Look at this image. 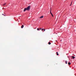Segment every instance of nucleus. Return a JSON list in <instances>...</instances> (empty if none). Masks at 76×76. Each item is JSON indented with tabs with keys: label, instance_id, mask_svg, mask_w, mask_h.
Masks as SVG:
<instances>
[{
	"label": "nucleus",
	"instance_id": "f257e3e1",
	"mask_svg": "<svg viewBox=\"0 0 76 76\" xmlns=\"http://www.w3.org/2000/svg\"><path fill=\"white\" fill-rule=\"evenodd\" d=\"M31 9V6H29L27 8H25L23 10L24 12H25L26 10H29Z\"/></svg>",
	"mask_w": 76,
	"mask_h": 76
},
{
	"label": "nucleus",
	"instance_id": "f03ea898",
	"mask_svg": "<svg viewBox=\"0 0 76 76\" xmlns=\"http://www.w3.org/2000/svg\"><path fill=\"white\" fill-rule=\"evenodd\" d=\"M50 13L51 14V15L53 17V14H52V13H51V9L50 8Z\"/></svg>",
	"mask_w": 76,
	"mask_h": 76
},
{
	"label": "nucleus",
	"instance_id": "7ed1b4c3",
	"mask_svg": "<svg viewBox=\"0 0 76 76\" xmlns=\"http://www.w3.org/2000/svg\"><path fill=\"white\" fill-rule=\"evenodd\" d=\"M24 27V26L23 25H22L21 26V28H23Z\"/></svg>",
	"mask_w": 76,
	"mask_h": 76
},
{
	"label": "nucleus",
	"instance_id": "20e7f679",
	"mask_svg": "<svg viewBox=\"0 0 76 76\" xmlns=\"http://www.w3.org/2000/svg\"><path fill=\"white\" fill-rule=\"evenodd\" d=\"M72 58L73 59H74L75 58V57L74 56H72Z\"/></svg>",
	"mask_w": 76,
	"mask_h": 76
},
{
	"label": "nucleus",
	"instance_id": "39448f33",
	"mask_svg": "<svg viewBox=\"0 0 76 76\" xmlns=\"http://www.w3.org/2000/svg\"><path fill=\"white\" fill-rule=\"evenodd\" d=\"M43 18V16H41V17H39V18L42 19V18Z\"/></svg>",
	"mask_w": 76,
	"mask_h": 76
},
{
	"label": "nucleus",
	"instance_id": "423d86ee",
	"mask_svg": "<svg viewBox=\"0 0 76 76\" xmlns=\"http://www.w3.org/2000/svg\"><path fill=\"white\" fill-rule=\"evenodd\" d=\"M58 52H56V55H57V56H58Z\"/></svg>",
	"mask_w": 76,
	"mask_h": 76
},
{
	"label": "nucleus",
	"instance_id": "0eeeda50",
	"mask_svg": "<svg viewBox=\"0 0 76 76\" xmlns=\"http://www.w3.org/2000/svg\"><path fill=\"white\" fill-rule=\"evenodd\" d=\"M6 3L4 4H3V6H5L6 5Z\"/></svg>",
	"mask_w": 76,
	"mask_h": 76
},
{
	"label": "nucleus",
	"instance_id": "6e6552de",
	"mask_svg": "<svg viewBox=\"0 0 76 76\" xmlns=\"http://www.w3.org/2000/svg\"><path fill=\"white\" fill-rule=\"evenodd\" d=\"M71 63H70V62H69L68 63V64H69V65H70V64H71Z\"/></svg>",
	"mask_w": 76,
	"mask_h": 76
},
{
	"label": "nucleus",
	"instance_id": "1a4fd4ad",
	"mask_svg": "<svg viewBox=\"0 0 76 76\" xmlns=\"http://www.w3.org/2000/svg\"><path fill=\"white\" fill-rule=\"evenodd\" d=\"M48 44H49V45H50V44H51V42H48Z\"/></svg>",
	"mask_w": 76,
	"mask_h": 76
},
{
	"label": "nucleus",
	"instance_id": "9d476101",
	"mask_svg": "<svg viewBox=\"0 0 76 76\" xmlns=\"http://www.w3.org/2000/svg\"><path fill=\"white\" fill-rule=\"evenodd\" d=\"M65 63H66V64H67V61H65Z\"/></svg>",
	"mask_w": 76,
	"mask_h": 76
},
{
	"label": "nucleus",
	"instance_id": "9b49d317",
	"mask_svg": "<svg viewBox=\"0 0 76 76\" xmlns=\"http://www.w3.org/2000/svg\"><path fill=\"white\" fill-rule=\"evenodd\" d=\"M37 31H39V28H37Z\"/></svg>",
	"mask_w": 76,
	"mask_h": 76
},
{
	"label": "nucleus",
	"instance_id": "f8f14e48",
	"mask_svg": "<svg viewBox=\"0 0 76 76\" xmlns=\"http://www.w3.org/2000/svg\"><path fill=\"white\" fill-rule=\"evenodd\" d=\"M72 2H71V5H70V6H71V5H72Z\"/></svg>",
	"mask_w": 76,
	"mask_h": 76
},
{
	"label": "nucleus",
	"instance_id": "ddd939ff",
	"mask_svg": "<svg viewBox=\"0 0 76 76\" xmlns=\"http://www.w3.org/2000/svg\"><path fill=\"white\" fill-rule=\"evenodd\" d=\"M43 30H44V29H42V31H43Z\"/></svg>",
	"mask_w": 76,
	"mask_h": 76
},
{
	"label": "nucleus",
	"instance_id": "4468645a",
	"mask_svg": "<svg viewBox=\"0 0 76 76\" xmlns=\"http://www.w3.org/2000/svg\"><path fill=\"white\" fill-rule=\"evenodd\" d=\"M43 30L44 31H45V29H43Z\"/></svg>",
	"mask_w": 76,
	"mask_h": 76
},
{
	"label": "nucleus",
	"instance_id": "2eb2a0df",
	"mask_svg": "<svg viewBox=\"0 0 76 76\" xmlns=\"http://www.w3.org/2000/svg\"><path fill=\"white\" fill-rule=\"evenodd\" d=\"M2 15H4V16H5V15H4V14H2Z\"/></svg>",
	"mask_w": 76,
	"mask_h": 76
},
{
	"label": "nucleus",
	"instance_id": "dca6fc26",
	"mask_svg": "<svg viewBox=\"0 0 76 76\" xmlns=\"http://www.w3.org/2000/svg\"><path fill=\"white\" fill-rule=\"evenodd\" d=\"M39 29H40V30H41V28H40Z\"/></svg>",
	"mask_w": 76,
	"mask_h": 76
}]
</instances>
